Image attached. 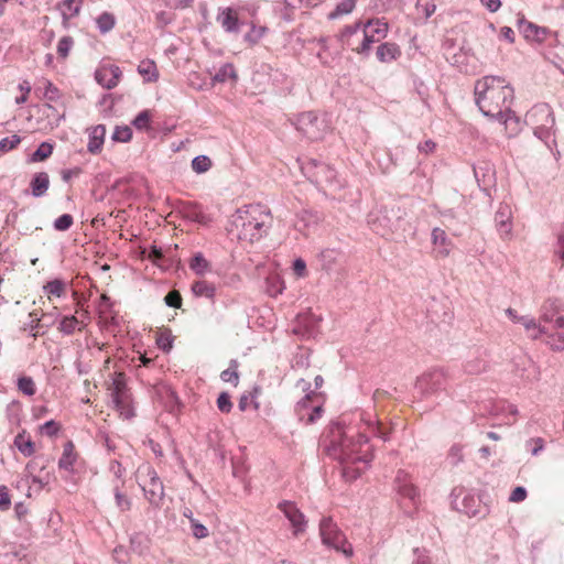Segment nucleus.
<instances>
[{
  "mask_svg": "<svg viewBox=\"0 0 564 564\" xmlns=\"http://www.w3.org/2000/svg\"><path fill=\"white\" fill-rule=\"evenodd\" d=\"M229 78L236 79L237 75H236L234 65L227 63V64H224L219 68V70L215 74L214 80L219 82V83H225Z\"/></svg>",
  "mask_w": 564,
  "mask_h": 564,
  "instance_id": "ea45409f",
  "label": "nucleus"
},
{
  "mask_svg": "<svg viewBox=\"0 0 564 564\" xmlns=\"http://www.w3.org/2000/svg\"><path fill=\"white\" fill-rule=\"evenodd\" d=\"M401 55L400 48L394 43H382L377 47L376 56L381 63H390Z\"/></svg>",
  "mask_w": 564,
  "mask_h": 564,
  "instance_id": "6ab92c4d",
  "label": "nucleus"
},
{
  "mask_svg": "<svg viewBox=\"0 0 564 564\" xmlns=\"http://www.w3.org/2000/svg\"><path fill=\"white\" fill-rule=\"evenodd\" d=\"M367 424H368L369 432L373 436L382 440L383 442H387L389 440V431L382 425L381 422H379V421H376V422L369 421V422H367Z\"/></svg>",
  "mask_w": 564,
  "mask_h": 564,
  "instance_id": "a19ab883",
  "label": "nucleus"
},
{
  "mask_svg": "<svg viewBox=\"0 0 564 564\" xmlns=\"http://www.w3.org/2000/svg\"><path fill=\"white\" fill-rule=\"evenodd\" d=\"M97 25L101 33L109 32L115 26V18L111 13L104 12L97 18Z\"/></svg>",
  "mask_w": 564,
  "mask_h": 564,
  "instance_id": "37998d69",
  "label": "nucleus"
},
{
  "mask_svg": "<svg viewBox=\"0 0 564 564\" xmlns=\"http://www.w3.org/2000/svg\"><path fill=\"white\" fill-rule=\"evenodd\" d=\"M83 0H63L58 8L62 11L63 19L65 21L77 15L80 11Z\"/></svg>",
  "mask_w": 564,
  "mask_h": 564,
  "instance_id": "a878e982",
  "label": "nucleus"
},
{
  "mask_svg": "<svg viewBox=\"0 0 564 564\" xmlns=\"http://www.w3.org/2000/svg\"><path fill=\"white\" fill-rule=\"evenodd\" d=\"M551 332V327L546 325H542L541 323L535 326V328H532L529 332V337L531 339H539L542 335H546Z\"/></svg>",
  "mask_w": 564,
  "mask_h": 564,
  "instance_id": "680f3d73",
  "label": "nucleus"
},
{
  "mask_svg": "<svg viewBox=\"0 0 564 564\" xmlns=\"http://www.w3.org/2000/svg\"><path fill=\"white\" fill-rule=\"evenodd\" d=\"M20 142H21V139L17 134H14L12 137L3 138L0 140V151L8 152V151L14 149Z\"/></svg>",
  "mask_w": 564,
  "mask_h": 564,
  "instance_id": "5fc2aeb1",
  "label": "nucleus"
},
{
  "mask_svg": "<svg viewBox=\"0 0 564 564\" xmlns=\"http://www.w3.org/2000/svg\"><path fill=\"white\" fill-rule=\"evenodd\" d=\"M478 503L479 500L476 497L471 495H465L462 501V508L459 510L469 517H475L479 513V510L477 509Z\"/></svg>",
  "mask_w": 564,
  "mask_h": 564,
  "instance_id": "2f4dec72",
  "label": "nucleus"
},
{
  "mask_svg": "<svg viewBox=\"0 0 564 564\" xmlns=\"http://www.w3.org/2000/svg\"><path fill=\"white\" fill-rule=\"evenodd\" d=\"M53 153V145L48 142H42L39 148L32 153V162H42L50 158Z\"/></svg>",
  "mask_w": 564,
  "mask_h": 564,
  "instance_id": "473e14b6",
  "label": "nucleus"
},
{
  "mask_svg": "<svg viewBox=\"0 0 564 564\" xmlns=\"http://www.w3.org/2000/svg\"><path fill=\"white\" fill-rule=\"evenodd\" d=\"M364 28L378 40L386 37L388 32V24L379 20L369 21Z\"/></svg>",
  "mask_w": 564,
  "mask_h": 564,
  "instance_id": "7c9ffc66",
  "label": "nucleus"
},
{
  "mask_svg": "<svg viewBox=\"0 0 564 564\" xmlns=\"http://www.w3.org/2000/svg\"><path fill=\"white\" fill-rule=\"evenodd\" d=\"M148 475L150 477V481L148 485L142 487V490L148 501L152 506L159 507L164 497L163 484L154 469L149 468Z\"/></svg>",
  "mask_w": 564,
  "mask_h": 564,
  "instance_id": "9b49d317",
  "label": "nucleus"
},
{
  "mask_svg": "<svg viewBox=\"0 0 564 564\" xmlns=\"http://www.w3.org/2000/svg\"><path fill=\"white\" fill-rule=\"evenodd\" d=\"M339 40L344 46H348L357 53V46L360 44V23L347 25L341 31Z\"/></svg>",
  "mask_w": 564,
  "mask_h": 564,
  "instance_id": "dca6fc26",
  "label": "nucleus"
},
{
  "mask_svg": "<svg viewBox=\"0 0 564 564\" xmlns=\"http://www.w3.org/2000/svg\"><path fill=\"white\" fill-rule=\"evenodd\" d=\"M14 446L19 449V452L25 456L30 457L35 452L34 442L30 437H25V431H22L14 437Z\"/></svg>",
  "mask_w": 564,
  "mask_h": 564,
  "instance_id": "393cba45",
  "label": "nucleus"
},
{
  "mask_svg": "<svg viewBox=\"0 0 564 564\" xmlns=\"http://www.w3.org/2000/svg\"><path fill=\"white\" fill-rule=\"evenodd\" d=\"M519 29L525 39L535 40L538 42H542L549 32L547 29L538 26L531 22L525 21L524 19L519 20Z\"/></svg>",
  "mask_w": 564,
  "mask_h": 564,
  "instance_id": "f3484780",
  "label": "nucleus"
},
{
  "mask_svg": "<svg viewBox=\"0 0 564 564\" xmlns=\"http://www.w3.org/2000/svg\"><path fill=\"white\" fill-rule=\"evenodd\" d=\"M212 167V160L207 155H197L192 161V169L197 174L206 173Z\"/></svg>",
  "mask_w": 564,
  "mask_h": 564,
  "instance_id": "c9c22d12",
  "label": "nucleus"
},
{
  "mask_svg": "<svg viewBox=\"0 0 564 564\" xmlns=\"http://www.w3.org/2000/svg\"><path fill=\"white\" fill-rule=\"evenodd\" d=\"M525 120L535 127L554 128L555 118L551 107L547 104H539L533 106L527 113Z\"/></svg>",
  "mask_w": 564,
  "mask_h": 564,
  "instance_id": "9d476101",
  "label": "nucleus"
},
{
  "mask_svg": "<svg viewBox=\"0 0 564 564\" xmlns=\"http://www.w3.org/2000/svg\"><path fill=\"white\" fill-rule=\"evenodd\" d=\"M65 288L66 284L63 280L54 279L44 285V291L50 295L61 297L65 293Z\"/></svg>",
  "mask_w": 564,
  "mask_h": 564,
  "instance_id": "72a5a7b5",
  "label": "nucleus"
},
{
  "mask_svg": "<svg viewBox=\"0 0 564 564\" xmlns=\"http://www.w3.org/2000/svg\"><path fill=\"white\" fill-rule=\"evenodd\" d=\"M115 498H116L117 507L120 510L126 511V510L130 509V506H131L130 500L123 494L120 492L118 486H116V488H115Z\"/></svg>",
  "mask_w": 564,
  "mask_h": 564,
  "instance_id": "4d7b16f0",
  "label": "nucleus"
},
{
  "mask_svg": "<svg viewBox=\"0 0 564 564\" xmlns=\"http://www.w3.org/2000/svg\"><path fill=\"white\" fill-rule=\"evenodd\" d=\"M447 375L443 368H432L416 378L415 390L422 398L436 394L445 389Z\"/></svg>",
  "mask_w": 564,
  "mask_h": 564,
  "instance_id": "39448f33",
  "label": "nucleus"
},
{
  "mask_svg": "<svg viewBox=\"0 0 564 564\" xmlns=\"http://www.w3.org/2000/svg\"><path fill=\"white\" fill-rule=\"evenodd\" d=\"M106 135V127L98 124L94 127L89 134V142L87 149L90 153L96 154L101 150Z\"/></svg>",
  "mask_w": 564,
  "mask_h": 564,
  "instance_id": "4be33fe9",
  "label": "nucleus"
},
{
  "mask_svg": "<svg viewBox=\"0 0 564 564\" xmlns=\"http://www.w3.org/2000/svg\"><path fill=\"white\" fill-rule=\"evenodd\" d=\"M76 460L75 446L68 441L64 444L62 457L58 460V467L65 470H72Z\"/></svg>",
  "mask_w": 564,
  "mask_h": 564,
  "instance_id": "b1692460",
  "label": "nucleus"
},
{
  "mask_svg": "<svg viewBox=\"0 0 564 564\" xmlns=\"http://www.w3.org/2000/svg\"><path fill=\"white\" fill-rule=\"evenodd\" d=\"M79 324V321L76 316H63V318L59 322L58 330L62 332L65 335H72L76 326Z\"/></svg>",
  "mask_w": 564,
  "mask_h": 564,
  "instance_id": "e433bc0d",
  "label": "nucleus"
},
{
  "mask_svg": "<svg viewBox=\"0 0 564 564\" xmlns=\"http://www.w3.org/2000/svg\"><path fill=\"white\" fill-rule=\"evenodd\" d=\"M554 253L562 260L561 268H563L564 267V232L558 236L557 247H556Z\"/></svg>",
  "mask_w": 564,
  "mask_h": 564,
  "instance_id": "774afa93",
  "label": "nucleus"
},
{
  "mask_svg": "<svg viewBox=\"0 0 564 564\" xmlns=\"http://www.w3.org/2000/svg\"><path fill=\"white\" fill-rule=\"evenodd\" d=\"M74 223L73 216L69 214H63L54 221V229L58 231L68 230Z\"/></svg>",
  "mask_w": 564,
  "mask_h": 564,
  "instance_id": "09e8293b",
  "label": "nucleus"
},
{
  "mask_svg": "<svg viewBox=\"0 0 564 564\" xmlns=\"http://www.w3.org/2000/svg\"><path fill=\"white\" fill-rule=\"evenodd\" d=\"M534 135L547 144L549 139L553 134V128L535 127L533 128Z\"/></svg>",
  "mask_w": 564,
  "mask_h": 564,
  "instance_id": "052dcab7",
  "label": "nucleus"
},
{
  "mask_svg": "<svg viewBox=\"0 0 564 564\" xmlns=\"http://www.w3.org/2000/svg\"><path fill=\"white\" fill-rule=\"evenodd\" d=\"M279 509L289 519L294 528V533L299 534L305 530V518L304 514L299 510L296 505L291 501H283L279 503Z\"/></svg>",
  "mask_w": 564,
  "mask_h": 564,
  "instance_id": "4468645a",
  "label": "nucleus"
},
{
  "mask_svg": "<svg viewBox=\"0 0 564 564\" xmlns=\"http://www.w3.org/2000/svg\"><path fill=\"white\" fill-rule=\"evenodd\" d=\"M296 129L307 139L316 141L322 139L327 131V123L324 119H319L313 111L301 113L295 123Z\"/></svg>",
  "mask_w": 564,
  "mask_h": 564,
  "instance_id": "0eeeda50",
  "label": "nucleus"
},
{
  "mask_svg": "<svg viewBox=\"0 0 564 564\" xmlns=\"http://www.w3.org/2000/svg\"><path fill=\"white\" fill-rule=\"evenodd\" d=\"M181 212L183 214V217L187 220L198 223V224L207 223L206 215L200 210L199 206L196 203H193V202L183 203Z\"/></svg>",
  "mask_w": 564,
  "mask_h": 564,
  "instance_id": "412c9836",
  "label": "nucleus"
},
{
  "mask_svg": "<svg viewBox=\"0 0 564 564\" xmlns=\"http://www.w3.org/2000/svg\"><path fill=\"white\" fill-rule=\"evenodd\" d=\"M11 507V499L8 488L4 485L0 486V510L6 511Z\"/></svg>",
  "mask_w": 564,
  "mask_h": 564,
  "instance_id": "13d9d810",
  "label": "nucleus"
},
{
  "mask_svg": "<svg viewBox=\"0 0 564 564\" xmlns=\"http://www.w3.org/2000/svg\"><path fill=\"white\" fill-rule=\"evenodd\" d=\"M495 223L500 235L507 236L511 231L510 209L508 206L499 208L495 215Z\"/></svg>",
  "mask_w": 564,
  "mask_h": 564,
  "instance_id": "5701e85b",
  "label": "nucleus"
},
{
  "mask_svg": "<svg viewBox=\"0 0 564 564\" xmlns=\"http://www.w3.org/2000/svg\"><path fill=\"white\" fill-rule=\"evenodd\" d=\"M50 177L45 172L34 174L30 182L32 195L34 197H42L48 189Z\"/></svg>",
  "mask_w": 564,
  "mask_h": 564,
  "instance_id": "aec40b11",
  "label": "nucleus"
},
{
  "mask_svg": "<svg viewBox=\"0 0 564 564\" xmlns=\"http://www.w3.org/2000/svg\"><path fill=\"white\" fill-rule=\"evenodd\" d=\"M292 269L297 276L306 275V263L302 258H297L293 261Z\"/></svg>",
  "mask_w": 564,
  "mask_h": 564,
  "instance_id": "338daca9",
  "label": "nucleus"
},
{
  "mask_svg": "<svg viewBox=\"0 0 564 564\" xmlns=\"http://www.w3.org/2000/svg\"><path fill=\"white\" fill-rule=\"evenodd\" d=\"M217 406L220 412L229 413L232 409V402L228 392H221L217 398Z\"/></svg>",
  "mask_w": 564,
  "mask_h": 564,
  "instance_id": "603ef678",
  "label": "nucleus"
},
{
  "mask_svg": "<svg viewBox=\"0 0 564 564\" xmlns=\"http://www.w3.org/2000/svg\"><path fill=\"white\" fill-rule=\"evenodd\" d=\"M132 138V130L128 126L119 127L117 126L113 133L112 140L116 142H129Z\"/></svg>",
  "mask_w": 564,
  "mask_h": 564,
  "instance_id": "a18cd8bd",
  "label": "nucleus"
},
{
  "mask_svg": "<svg viewBox=\"0 0 564 564\" xmlns=\"http://www.w3.org/2000/svg\"><path fill=\"white\" fill-rule=\"evenodd\" d=\"M375 35L367 32V30L362 26H360V44L357 46V53L365 55L369 52L371 44L375 42H379Z\"/></svg>",
  "mask_w": 564,
  "mask_h": 564,
  "instance_id": "c85d7f7f",
  "label": "nucleus"
},
{
  "mask_svg": "<svg viewBox=\"0 0 564 564\" xmlns=\"http://www.w3.org/2000/svg\"><path fill=\"white\" fill-rule=\"evenodd\" d=\"M40 430L42 434H45L47 436H54L57 434L59 426L55 421L51 420L41 425Z\"/></svg>",
  "mask_w": 564,
  "mask_h": 564,
  "instance_id": "bf43d9fd",
  "label": "nucleus"
},
{
  "mask_svg": "<svg viewBox=\"0 0 564 564\" xmlns=\"http://www.w3.org/2000/svg\"><path fill=\"white\" fill-rule=\"evenodd\" d=\"M542 325L553 329L564 328V303L558 299H549L541 307L540 316Z\"/></svg>",
  "mask_w": 564,
  "mask_h": 564,
  "instance_id": "6e6552de",
  "label": "nucleus"
},
{
  "mask_svg": "<svg viewBox=\"0 0 564 564\" xmlns=\"http://www.w3.org/2000/svg\"><path fill=\"white\" fill-rule=\"evenodd\" d=\"M302 173L315 184H323L334 178V170L324 162L306 158L301 162Z\"/></svg>",
  "mask_w": 564,
  "mask_h": 564,
  "instance_id": "1a4fd4ad",
  "label": "nucleus"
},
{
  "mask_svg": "<svg viewBox=\"0 0 564 564\" xmlns=\"http://www.w3.org/2000/svg\"><path fill=\"white\" fill-rule=\"evenodd\" d=\"M138 72L145 77V80L149 83L156 82L159 78L156 65L152 61L141 62L138 66Z\"/></svg>",
  "mask_w": 564,
  "mask_h": 564,
  "instance_id": "cd10ccee",
  "label": "nucleus"
},
{
  "mask_svg": "<svg viewBox=\"0 0 564 564\" xmlns=\"http://www.w3.org/2000/svg\"><path fill=\"white\" fill-rule=\"evenodd\" d=\"M191 529L194 538L205 539L209 535L208 529L196 519H191Z\"/></svg>",
  "mask_w": 564,
  "mask_h": 564,
  "instance_id": "8fccbe9b",
  "label": "nucleus"
},
{
  "mask_svg": "<svg viewBox=\"0 0 564 564\" xmlns=\"http://www.w3.org/2000/svg\"><path fill=\"white\" fill-rule=\"evenodd\" d=\"M130 547L133 552L142 554L147 549V539L141 533H135L130 539Z\"/></svg>",
  "mask_w": 564,
  "mask_h": 564,
  "instance_id": "49530a36",
  "label": "nucleus"
},
{
  "mask_svg": "<svg viewBox=\"0 0 564 564\" xmlns=\"http://www.w3.org/2000/svg\"><path fill=\"white\" fill-rule=\"evenodd\" d=\"M164 302L170 307L180 308L182 306V296L178 291L173 290L165 295Z\"/></svg>",
  "mask_w": 564,
  "mask_h": 564,
  "instance_id": "864d4df0",
  "label": "nucleus"
},
{
  "mask_svg": "<svg viewBox=\"0 0 564 564\" xmlns=\"http://www.w3.org/2000/svg\"><path fill=\"white\" fill-rule=\"evenodd\" d=\"M74 41L70 36H63L57 44V54L59 58L65 59L72 50Z\"/></svg>",
  "mask_w": 564,
  "mask_h": 564,
  "instance_id": "de8ad7c7",
  "label": "nucleus"
},
{
  "mask_svg": "<svg viewBox=\"0 0 564 564\" xmlns=\"http://www.w3.org/2000/svg\"><path fill=\"white\" fill-rule=\"evenodd\" d=\"M546 336L547 337L545 339V343L551 347V349L557 351L564 350V333L556 332L555 334H553L549 332Z\"/></svg>",
  "mask_w": 564,
  "mask_h": 564,
  "instance_id": "58836bf2",
  "label": "nucleus"
},
{
  "mask_svg": "<svg viewBox=\"0 0 564 564\" xmlns=\"http://www.w3.org/2000/svg\"><path fill=\"white\" fill-rule=\"evenodd\" d=\"M527 445H533V447L530 449L531 454L536 456L544 448V441L541 437L531 438L527 442Z\"/></svg>",
  "mask_w": 564,
  "mask_h": 564,
  "instance_id": "0e129e2a",
  "label": "nucleus"
},
{
  "mask_svg": "<svg viewBox=\"0 0 564 564\" xmlns=\"http://www.w3.org/2000/svg\"><path fill=\"white\" fill-rule=\"evenodd\" d=\"M192 291L196 296L213 299L215 296L216 289L214 284L205 280H199L193 283Z\"/></svg>",
  "mask_w": 564,
  "mask_h": 564,
  "instance_id": "bb28decb",
  "label": "nucleus"
},
{
  "mask_svg": "<svg viewBox=\"0 0 564 564\" xmlns=\"http://www.w3.org/2000/svg\"><path fill=\"white\" fill-rule=\"evenodd\" d=\"M216 20L218 23H220L226 32H239V19L237 13L231 8L221 9Z\"/></svg>",
  "mask_w": 564,
  "mask_h": 564,
  "instance_id": "2eb2a0df",
  "label": "nucleus"
},
{
  "mask_svg": "<svg viewBox=\"0 0 564 564\" xmlns=\"http://www.w3.org/2000/svg\"><path fill=\"white\" fill-rule=\"evenodd\" d=\"M172 343H173V339L171 338L170 335L162 334L156 339V344H158L159 348L166 352L172 349Z\"/></svg>",
  "mask_w": 564,
  "mask_h": 564,
  "instance_id": "69168bd1",
  "label": "nucleus"
},
{
  "mask_svg": "<svg viewBox=\"0 0 564 564\" xmlns=\"http://www.w3.org/2000/svg\"><path fill=\"white\" fill-rule=\"evenodd\" d=\"M122 75L121 69L117 65L102 66L95 72L96 82L106 89L115 88Z\"/></svg>",
  "mask_w": 564,
  "mask_h": 564,
  "instance_id": "f8f14e48",
  "label": "nucleus"
},
{
  "mask_svg": "<svg viewBox=\"0 0 564 564\" xmlns=\"http://www.w3.org/2000/svg\"><path fill=\"white\" fill-rule=\"evenodd\" d=\"M513 88L498 76H485L476 82L475 100L479 110L487 117L505 122L511 117Z\"/></svg>",
  "mask_w": 564,
  "mask_h": 564,
  "instance_id": "f257e3e1",
  "label": "nucleus"
},
{
  "mask_svg": "<svg viewBox=\"0 0 564 564\" xmlns=\"http://www.w3.org/2000/svg\"><path fill=\"white\" fill-rule=\"evenodd\" d=\"M189 268L198 275H203L207 271L210 270V263L204 258V256L198 252L193 256Z\"/></svg>",
  "mask_w": 564,
  "mask_h": 564,
  "instance_id": "c756f323",
  "label": "nucleus"
},
{
  "mask_svg": "<svg viewBox=\"0 0 564 564\" xmlns=\"http://www.w3.org/2000/svg\"><path fill=\"white\" fill-rule=\"evenodd\" d=\"M432 241L440 257H447L451 251V241L446 232L441 228H434L432 231Z\"/></svg>",
  "mask_w": 564,
  "mask_h": 564,
  "instance_id": "a211bd4d",
  "label": "nucleus"
},
{
  "mask_svg": "<svg viewBox=\"0 0 564 564\" xmlns=\"http://www.w3.org/2000/svg\"><path fill=\"white\" fill-rule=\"evenodd\" d=\"M332 434L333 438L330 440V444L328 446V453L329 455L339 459L341 464L348 462L367 463L371 460L372 457L368 458L367 456L356 455L361 446L368 443V436L366 434L357 433V437L352 434L349 435L343 430L339 423L333 425Z\"/></svg>",
  "mask_w": 564,
  "mask_h": 564,
  "instance_id": "7ed1b4c3",
  "label": "nucleus"
},
{
  "mask_svg": "<svg viewBox=\"0 0 564 564\" xmlns=\"http://www.w3.org/2000/svg\"><path fill=\"white\" fill-rule=\"evenodd\" d=\"M319 534L324 545L344 554L346 558H350L354 555L352 545L332 518L327 517L321 520Z\"/></svg>",
  "mask_w": 564,
  "mask_h": 564,
  "instance_id": "20e7f679",
  "label": "nucleus"
},
{
  "mask_svg": "<svg viewBox=\"0 0 564 564\" xmlns=\"http://www.w3.org/2000/svg\"><path fill=\"white\" fill-rule=\"evenodd\" d=\"M394 484L395 489L401 497L408 498L413 505H416L419 499L417 489L411 482L410 476L404 470H399L397 473Z\"/></svg>",
  "mask_w": 564,
  "mask_h": 564,
  "instance_id": "ddd939ff",
  "label": "nucleus"
},
{
  "mask_svg": "<svg viewBox=\"0 0 564 564\" xmlns=\"http://www.w3.org/2000/svg\"><path fill=\"white\" fill-rule=\"evenodd\" d=\"M527 498V489L524 487H516L510 497L509 500L512 502H521Z\"/></svg>",
  "mask_w": 564,
  "mask_h": 564,
  "instance_id": "e2e57ef3",
  "label": "nucleus"
},
{
  "mask_svg": "<svg viewBox=\"0 0 564 564\" xmlns=\"http://www.w3.org/2000/svg\"><path fill=\"white\" fill-rule=\"evenodd\" d=\"M151 113L149 110L141 111L132 121V124L138 130H143L149 127Z\"/></svg>",
  "mask_w": 564,
  "mask_h": 564,
  "instance_id": "3c124183",
  "label": "nucleus"
},
{
  "mask_svg": "<svg viewBox=\"0 0 564 564\" xmlns=\"http://www.w3.org/2000/svg\"><path fill=\"white\" fill-rule=\"evenodd\" d=\"M18 388L23 394L28 397L34 395L36 392L33 379L26 376L20 377L18 379Z\"/></svg>",
  "mask_w": 564,
  "mask_h": 564,
  "instance_id": "79ce46f5",
  "label": "nucleus"
},
{
  "mask_svg": "<svg viewBox=\"0 0 564 564\" xmlns=\"http://www.w3.org/2000/svg\"><path fill=\"white\" fill-rule=\"evenodd\" d=\"M356 6V0H341L333 12L329 13V19H335L343 14L350 13Z\"/></svg>",
  "mask_w": 564,
  "mask_h": 564,
  "instance_id": "4c0bfd02",
  "label": "nucleus"
},
{
  "mask_svg": "<svg viewBox=\"0 0 564 564\" xmlns=\"http://www.w3.org/2000/svg\"><path fill=\"white\" fill-rule=\"evenodd\" d=\"M272 224L273 217L267 206L250 204L230 217L227 231L240 241L253 243L268 235Z\"/></svg>",
  "mask_w": 564,
  "mask_h": 564,
  "instance_id": "f03ea898",
  "label": "nucleus"
},
{
  "mask_svg": "<svg viewBox=\"0 0 564 564\" xmlns=\"http://www.w3.org/2000/svg\"><path fill=\"white\" fill-rule=\"evenodd\" d=\"M111 397L116 410L119 411L122 417L129 420L135 415L131 393L122 375H119L113 379Z\"/></svg>",
  "mask_w": 564,
  "mask_h": 564,
  "instance_id": "423d86ee",
  "label": "nucleus"
},
{
  "mask_svg": "<svg viewBox=\"0 0 564 564\" xmlns=\"http://www.w3.org/2000/svg\"><path fill=\"white\" fill-rule=\"evenodd\" d=\"M486 369V361L479 358H474L468 361H466L464 366V370L467 373L476 375L480 373Z\"/></svg>",
  "mask_w": 564,
  "mask_h": 564,
  "instance_id": "c03bdc74",
  "label": "nucleus"
},
{
  "mask_svg": "<svg viewBox=\"0 0 564 564\" xmlns=\"http://www.w3.org/2000/svg\"><path fill=\"white\" fill-rule=\"evenodd\" d=\"M238 364L236 360L230 361V367L220 373V378L225 382H230L234 386H238L239 373L237 371Z\"/></svg>",
  "mask_w": 564,
  "mask_h": 564,
  "instance_id": "f704fd0d",
  "label": "nucleus"
},
{
  "mask_svg": "<svg viewBox=\"0 0 564 564\" xmlns=\"http://www.w3.org/2000/svg\"><path fill=\"white\" fill-rule=\"evenodd\" d=\"M44 98H46L50 101H55L59 98V90L56 86H54L50 80L44 79Z\"/></svg>",
  "mask_w": 564,
  "mask_h": 564,
  "instance_id": "6e6d98bb",
  "label": "nucleus"
}]
</instances>
